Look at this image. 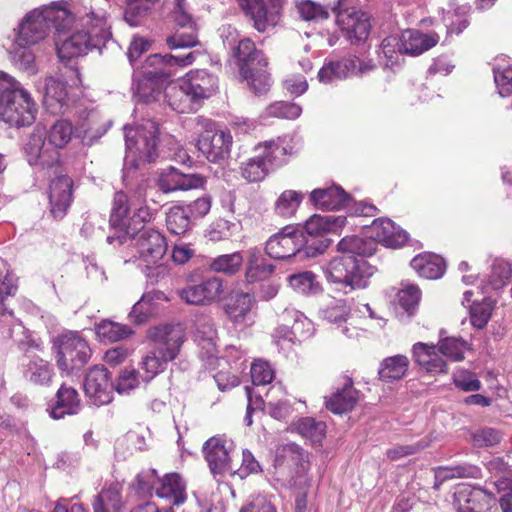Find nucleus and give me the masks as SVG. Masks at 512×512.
Segmentation results:
<instances>
[{"instance_id": "obj_37", "label": "nucleus", "mask_w": 512, "mask_h": 512, "mask_svg": "<svg viewBox=\"0 0 512 512\" xmlns=\"http://www.w3.org/2000/svg\"><path fill=\"white\" fill-rule=\"evenodd\" d=\"M216 329L210 320H205L197 324L195 341L200 348V357L207 360L209 365L214 363L217 355L216 348Z\"/></svg>"}, {"instance_id": "obj_28", "label": "nucleus", "mask_w": 512, "mask_h": 512, "mask_svg": "<svg viewBox=\"0 0 512 512\" xmlns=\"http://www.w3.org/2000/svg\"><path fill=\"white\" fill-rule=\"evenodd\" d=\"M184 80L196 102L211 97L218 89V78L207 70H192Z\"/></svg>"}, {"instance_id": "obj_47", "label": "nucleus", "mask_w": 512, "mask_h": 512, "mask_svg": "<svg viewBox=\"0 0 512 512\" xmlns=\"http://www.w3.org/2000/svg\"><path fill=\"white\" fill-rule=\"evenodd\" d=\"M167 298L165 294L161 291H149L143 294L141 299L134 304L131 312L129 313V318L131 321L140 324L145 322L149 317L153 316L152 308L148 306L149 301H166Z\"/></svg>"}, {"instance_id": "obj_32", "label": "nucleus", "mask_w": 512, "mask_h": 512, "mask_svg": "<svg viewBox=\"0 0 512 512\" xmlns=\"http://www.w3.org/2000/svg\"><path fill=\"white\" fill-rule=\"evenodd\" d=\"M346 224V217L343 215H312L301 229L309 239L323 236L327 233H337Z\"/></svg>"}, {"instance_id": "obj_64", "label": "nucleus", "mask_w": 512, "mask_h": 512, "mask_svg": "<svg viewBox=\"0 0 512 512\" xmlns=\"http://www.w3.org/2000/svg\"><path fill=\"white\" fill-rule=\"evenodd\" d=\"M301 18L306 21H320L328 18L327 7L319 5L311 0H301L296 4Z\"/></svg>"}, {"instance_id": "obj_40", "label": "nucleus", "mask_w": 512, "mask_h": 512, "mask_svg": "<svg viewBox=\"0 0 512 512\" xmlns=\"http://www.w3.org/2000/svg\"><path fill=\"white\" fill-rule=\"evenodd\" d=\"M235 54L241 75H248L249 67L267 65L263 53L257 50L254 42L248 38L239 41Z\"/></svg>"}, {"instance_id": "obj_44", "label": "nucleus", "mask_w": 512, "mask_h": 512, "mask_svg": "<svg viewBox=\"0 0 512 512\" xmlns=\"http://www.w3.org/2000/svg\"><path fill=\"white\" fill-rule=\"evenodd\" d=\"M289 286L297 293L303 295H316L322 291L318 277L312 271H301L288 276Z\"/></svg>"}, {"instance_id": "obj_19", "label": "nucleus", "mask_w": 512, "mask_h": 512, "mask_svg": "<svg viewBox=\"0 0 512 512\" xmlns=\"http://www.w3.org/2000/svg\"><path fill=\"white\" fill-rule=\"evenodd\" d=\"M337 23L352 44L365 41L370 32L369 16L355 8L338 11Z\"/></svg>"}, {"instance_id": "obj_24", "label": "nucleus", "mask_w": 512, "mask_h": 512, "mask_svg": "<svg viewBox=\"0 0 512 512\" xmlns=\"http://www.w3.org/2000/svg\"><path fill=\"white\" fill-rule=\"evenodd\" d=\"M438 343L427 344L417 342L412 346V357L415 363L425 372L430 374H446L448 372V365L439 354Z\"/></svg>"}, {"instance_id": "obj_63", "label": "nucleus", "mask_w": 512, "mask_h": 512, "mask_svg": "<svg viewBox=\"0 0 512 512\" xmlns=\"http://www.w3.org/2000/svg\"><path fill=\"white\" fill-rule=\"evenodd\" d=\"M157 480H159V477L156 470L146 469L136 476V480L131 487L141 496L151 495L153 490L156 492Z\"/></svg>"}, {"instance_id": "obj_8", "label": "nucleus", "mask_w": 512, "mask_h": 512, "mask_svg": "<svg viewBox=\"0 0 512 512\" xmlns=\"http://www.w3.org/2000/svg\"><path fill=\"white\" fill-rule=\"evenodd\" d=\"M327 246V241L316 243L308 239L303 230L286 226L268 239L265 250L274 259H287L296 255L312 258L323 253Z\"/></svg>"}, {"instance_id": "obj_36", "label": "nucleus", "mask_w": 512, "mask_h": 512, "mask_svg": "<svg viewBox=\"0 0 512 512\" xmlns=\"http://www.w3.org/2000/svg\"><path fill=\"white\" fill-rule=\"evenodd\" d=\"M81 409V401L78 392L66 385H62L56 394V403L51 408L50 416L53 419H61L65 415L77 414Z\"/></svg>"}, {"instance_id": "obj_3", "label": "nucleus", "mask_w": 512, "mask_h": 512, "mask_svg": "<svg viewBox=\"0 0 512 512\" xmlns=\"http://www.w3.org/2000/svg\"><path fill=\"white\" fill-rule=\"evenodd\" d=\"M73 22L74 15L67 2H52L26 13L13 29L12 38L24 44L37 46L49 36L51 27L55 29V34L60 35Z\"/></svg>"}, {"instance_id": "obj_13", "label": "nucleus", "mask_w": 512, "mask_h": 512, "mask_svg": "<svg viewBox=\"0 0 512 512\" xmlns=\"http://www.w3.org/2000/svg\"><path fill=\"white\" fill-rule=\"evenodd\" d=\"M205 127V131L198 138L199 151L210 162L216 163L227 159L233 144L230 131L217 129L211 121H207Z\"/></svg>"}, {"instance_id": "obj_27", "label": "nucleus", "mask_w": 512, "mask_h": 512, "mask_svg": "<svg viewBox=\"0 0 512 512\" xmlns=\"http://www.w3.org/2000/svg\"><path fill=\"white\" fill-rule=\"evenodd\" d=\"M274 466L294 469L296 473L305 472L309 463L305 451L295 443H287L276 448Z\"/></svg>"}, {"instance_id": "obj_14", "label": "nucleus", "mask_w": 512, "mask_h": 512, "mask_svg": "<svg viewBox=\"0 0 512 512\" xmlns=\"http://www.w3.org/2000/svg\"><path fill=\"white\" fill-rule=\"evenodd\" d=\"M239 6L259 32L278 24L281 17L280 0H237Z\"/></svg>"}, {"instance_id": "obj_41", "label": "nucleus", "mask_w": 512, "mask_h": 512, "mask_svg": "<svg viewBox=\"0 0 512 512\" xmlns=\"http://www.w3.org/2000/svg\"><path fill=\"white\" fill-rule=\"evenodd\" d=\"M410 361L405 355H394L386 357L379 366L378 375L380 380L390 383L402 379L408 372Z\"/></svg>"}, {"instance_id": "obj_31", "label": "nucleus", "mask_w": 512, "mask_h": 512, "mask_svg": "<svg viewBox=\"0 0 512 512\" xmlns=\"http://www.w3.org/2000/svg\"><path fill=\"white\" fill-rule=\"evenodd\" d=\"M164 97L168 105L177 113H190L196 110V100L187 88L184 78L178 82L169 83L165 87Z\"/></svg>"}, {"instance_id": "obj_39", "label": "nucleus", "mask_w": 512, "mask_h": 512, "mask_svg": "<svg viewBox=\"0 0 512 512\" xmlns=\"http://www.w3.org/2000/svg\"><path fill=\"white\" fill-rule=\"evenodd\" d=\"M248 259L245 270V279L248 283L264 281L273 272L274 266L265 261V258L258 248H250L247 251Z\"/></svg>"}, {"instance_id": "obj_43", "label": "nucleus", "mask_w": 512, "mask_h": 512, "mask_svg": "<svg viewBox=\"0 0 512 512\" xmlns=\"http://www.w3.org/2000/svg\"><path fill=\"white\" fill-rule=\"evenodd\" d=\"M304 200V194L297 190H284L274 203V213L282 218L293 217L301 203Z\"/></svg>"}, {"instance_id": "obj_18", "label": "nucleus", "mask_w": 512, "mask_h": 512, "mask_svg": "<svg viewBox=\"0 0 512 512\" xmlns=\"http://www.w3.org/2000/svg\"><path fill=\"white\" fill-rule=\"evenodd\" d=\"M233 447V441L223 436H214L205 442L203 452L214 476L233 471L230 457Z\"/></svg>"}, {"instance_id": "obj_52", "label": "nucleus", "mask_w": 512, "mask_h": 512, "mask_svg": "<svg viewBox=\"0 0 512 512\" xmlns=\"http://www.w3.org/2000/svg\"><path fill=\"white\" fill-rule=\"evenodd\" d=\"M479 476L480 469L470 464L439 467L435 472L436 482H443L453 478H477ZM435 486L437 487L438 483H435Z\"/></svg>"}, {"instance_id": "obj_7", "label": "nucleus", "mask_w": 512, "mask_h": 512, "mask_svg": "<svg viewBox=\"0 0 512 512\" xmlns=\"http://www.w3.org/2000/svg\"><path fill=\"white\" fill-rule=\"evenodd\" d=\"M126 155L124 178H128L141 164L154 162L158 157L159 128L153 120L136 126H124Z\"/></svg>"}, {"instance_id": "obj_2", "label": "nucleus", "mask_w": 512, "mask_h": 512, "mask_svg": "<svg viewBox=\"0 0 512 512\" xmlns=\"http://www.w3.org/2000/svg\"><path fill=\"white\" fill-rule=\"evenodd\" d=\"M74 23L65 32L55 36L56 52L61 61H69L86 55L92 49H100L111 36L104 10H90L85 15H79L77 25L71 31Z\"/></svg>"}, {"instance_id": "obj_50", "label": "nucleus", "mask_w": 512, "mask_h": 512, "mask_svg": "<svg viewBox=\"0 0 512 512\" xmlns=\"http://www.w3.org/2000/svg\"><path fill=\"white\" fill-rule=\"evenodd\" d=\"M191 224L189 211L182 205L171 207L166 214V226L175 235L186 233Z\"/></svg>"}, {"instance_id": "obj_62", "label": "nucleus", "mask_w": 512, "mask_h": 512, "mask_svg": "<svg viewBox=\"0 0 512 512\" xmlns=\"http://www.w3.org/2000/svg\"><path fill=\"white\" fill-rule=\"evenodd\" d=\"M166 42L170 49L194 47L199 44L197 28L177 29Z\"/></svg>"}, {"instance_id": "obj_21", "label": "nucleus", "mask_w": 512, "mask_h": 512, "mask_svg": "<svg viewBox=\"0 0 512 512\" xmlns=\"http://www.w3.org/2000/svg\"><path fill=\"white\" fill-rule=\"evenodd\" d=\"M73 180L67 175H58L49 186L50 212L56 219H62L73 200Z\"/></svg>"}, {"instance_id": "obj_59", "label": "nucleus", "mask_w": 512, "mask_h": 512, "mask_svg": "<svg viewBox=\"0 0 512 512\" xmlns=\"http://www.w3.org/2000/svg\"><path fill=\"white\" fill-rule=\"evenodd\" d=\"M512 276V264L503 259L494 260L491 266L488 285L498 290L504 287Z\"/></svg>"}, {"instance_id": "obj_48", "label": "nucleus", "mask_w": 512, "mask_h": 512, "mask_svg": "<svg viewBox=\"0 0 512 512\" xmlns=\"http://www.w3.org/2000/svg\"><path fill=\"white\" fill-rule=\"evenodd\" d=\"M97 337L103 342H117L128 338L133 332L123 324L102 320L95 327Z\"/></svg>"}, {"instance_id": "obj_29", "label": "nucleus", "mask_w": 512, "mask_h": 512, "mask_svg": "<svg viewBox=\"0 0 512 512\" xmlns=\"http://www.w3.org/2000/svg\"><path fill=\"white\" fill-rule=\"evenodd\" d=\"M155 494L174 506L183 504L187 499L186 485L177 473H169L159 478Z\"/></svg>"}, {"instance_id": "obj_23", "label": "nucleus", "mask_w": 512, "mask_h": 512, "mask_svg": "<svg viewBox=\"0 0 512 512\" xmlns=\"http://www.w3.org/2000/svg\"><path fill=\"white\" fill-rule=\"evenodd\" d=\"M47 130L44 126L37 124L25 145V153L30 165H50L57 159V152L50 151L46 144Z\"/></svg>"}, {"instance_id": "obj_34", "label": "nucleus", "mask_w": 512, "mask_h": 512, "mask_svg": "<svg viewBox=\"0 0 512 512\" xmlns=\"http://www.w3.org/2000/svg\"><path fill=\"white\" fill-rule=\"evenodd\" d=\"M405 54L417 56L431 49L439 42L437 33L424 34L418 30H406L399 38Z\"/></svg>"}, {"instance_id": "obj_12", "label": "nucleus", "mask_w": 512, "mask_h": 512, "mask_svg": "<svg viewBox=\"0 0 512 512\" xmlns=\"http://www.w3.org/2000/svg\"><path fill=\"white\" fill-rule=\"evenodd\" d=\"M75 75L73 84L53 76L45 79L43 103L47 111L51 114H64L75 104L81 90L76 86L79 82L78 73Z\"/></svg>"}, {"instance_id": "obj_57", "label": "nucleus", "mask_w": 512, "mask_h": 512, "mask_svg": "<svg viewBox=\"0 0 512 512\" xmlns=\"http://www.w3.org/2000/svg\"><path fill=\"white\" fill-rule=\"evenodd\" d=\"M478 489L462 485L454 493V507L456 512H477Z\"/></svg>"}, {"instance_id": "obj_35", "label": "nucleus", "mask_w": 512, "mask_h": 512, "mask_svg": "<svg viewBox=\"0 0 512 512\" xmlns=\"http://www.w3.org/2000/svg\"><path fill=\"white\" fill-rule=\"evenodd\" d=\"M34 47L12 38L8 50L9 59L12 64L20 71L26 72L29 75H34L38 71Z\"/></svg>"}, {"instance_id": "obj_1", "label": "nucleus", "mask_w": 512, "mask_h": 512, "mask_svg": "<svg viewBox=\"0 0 512 512\" xmlns=\"http://www.w3.org/2000/svg\"><path fill=\"white\" fill-rule=\"evenodd\" d=\"M337 247L341 255L333 258L323 269L327 281L349 291L367 287L374 268L364 257L374 254V243L362 237L347 236Z\"/></svg>"}, {"instance_id": "obj_4", "label": "nucleus", "mask_w": 512, "mask_h": 512, "mask_svg": "<svg viewBox=\"0 0 512 512\" xmlns=\"http://www.w3.org/2000/svg\"><path fill=\"white\" fill-rule=\"evenodd\" d=\"M196 52H189L184 56L172 54L150 55L144 63L142 72L136 70L133 75L132 91L137 102L152 103L158 101L162 95L165 82L169 72L160 66H181L191 65L196 58Z\"/></svg>"}, {"instance_id": "obj_17", "label": "nucleus", "mask_w": 512, "mask_h": 512, "mask_svg": "<svg viewBox=\"0 0 512 512\" xmlns=\"http://www.w3.org/2000/svg\"><path fill=\"white\" fill-rule=\"evenodd\" d=\"M113 391L108 370L104 366L92 367L84 380V392L90 403L95 406L109 404Z\"/></svg>"}, {"instance_id": "obj_22", "label": "nucleus", "mask_w": 512, "mask_h": 512, "mask_svg": "<svg viewBox=\"0 0 512 512\" xmlns=\"http://www.w3.org/2000/svg\"><path fill=\"white\" fill-rule=\"evenodd\" d=\"M369 241L382 243L386 247L397 248L408 240V234L388 218L376 219L368 228Z\"/></svg>"}, {"instance_id": "obj_16", "label": "nucleus", "mask_w": 512, "mask_h": 512, "mask_svg": "<svg viewBox=\"0 0 512 512\" xmlns=\"http://www.w3.org/2000/svg\"><path fill=\"white\" fill-rule=\"evenodd\" d=\"M128 243L136 247L139 257L147 264H156L167 251L165 236L153 228H141Z\"/></svg>"}, {"instance_id": "obj_6", "label": "nucleus", "mask_w": 512, "mask_h": 512, "mask_svg": "<svg viewBox=\"0 0 512 512\" xmlns=\"http://www.w3.org/2000/svg\"><path fill=\"white\" fill-rule=\"evenodd\" d=\"M149 336L155 347L140 362L143 371L141 380L146 383L164 371L168 362L178 356L184 342V329L180 324L162 325L152 328Z\"/></svg>"}, {"instance_id": "obj_9", "label": "nucleus", "mask_w": 512, "mask_h": 512, "mask_svg": "<svg viewBox=\"0 0 512 512\" xmlns=\"http://www.w3.org/2000/svg\"><path fill=\"white\" fill-rule=\"evenodd\" d=\"M254 151L255 155L240 167L242 177L248 182L262 181L270 170L285 163V157L289 153L286 138L260 143Z\"/></svg>"}, {"instance_id": "obj_38", "label": "nucleus", "mask_w": 512, "mask_h": 512, "mask_svg": "<svg viewBox=\"0 0 512 512\" xmlns=\"http://www.w3.org/2000/svg\"><path fill=\"white\" fill-rule=\"evenodd\" d=\"M410 264L420 277L431 280L441 278L446 269L444 259L430 253L415 256Z\"/></svg>"}, {"instance_id": "obj_49", "label": "nucleus", "mask_w": 512, "mask_h": 512, "mask_svg": "<svg viewBox=\"0 0 512 512\" xmlns=\"http://www.w3.org/2000/svg\"><path fill=\"white\" fill-rule=\"evenodd\" d=\"M73 126L64 119L56 120L47 130L48 144L55 149L64 148L72 139Z\"/></svg>"}, {"instance_id": "obj_30", "label": "nucleus", "mask_w": 512, "mask_h": 512, "mask_svg": "<svg viewBox=\"0 0 512 512\" xmlns=\"http://www.w3.org/2000/svg\"><path fill=\"white\" fill-rule=\"evenodd\" d=\"M314 206L322 210H340L349 203L350 196L340 186L317 188L310 193Z\"/></svg>"}, {"instance_id": "obj_15", "label": "nucleus", "mask_w": 512, "mask_h": 512, "mask_svg": "<svg viewBox=\"0 0 512 512\" xmlns=\"http://www.w3.org/2000/svg\"><path fill=\"white\" fill-rule=\"evenodd\" d=\"M223 293V280L217 276L205 278L199 283L188 284L177 291L182 301L195 306H208L218 302Z\"/></svg>"}, {"instance_id": "obj_5", "label": "nucleus", "mask_w": 512, "mask_h": 512, "mask_svg": "<svg viewBox=\"0 0 512 512\" xmlns=\"http://www.w3.org/2000/svg\"><path fill=\"white\" fill-rule=\"evenodd\" d=\"M37 113L31 93L14 77L0 72V121L11 128L28 127Z\"/></svg>"}, {"instance_id": "obj_25", "label": "nucleus", "mask_w": 512, "mask_h": 512, "mask_svg": "<svg viewBox=\"0 0 512 512\" xmlns=\"http://www.w3.org/2000/svg\"><path fill=\"white\" fill-rule=\"evenodd\" d=\"M206 180L199 174H184L174 167L164 170L158 179V186L164 193L202 188Z\"/></svg>"}, {"instance_id": "obj_60", "label": "nucleus", "mask_w": 512, "mask_h": 512, "mask_svg": "<svg viewBox=\"0 0 512 512\" xmlns=\"http://www.w3.org/2000/svg\"><path fill=\"white\" fill-rule=\"evenodd\" d=\"M267 65L249 67L248 75H241L249 84L250 88L256 93L266 92L270 87V77L266 72Z\"/></svg>"}, {"instance_id": "obj_26", "label": "nucleus", "mask_w": 512, "mask_h": 512, "mask_svg": "<svg viewBox=\"0 0 512 512\" xmlns=\"http://www.w3.org/2000/svg\"><path fill=\"white\" fill-rule=\"evenodd\" d=\"M358 400L359 392L354 388L352 378L345 376L341 386L325 397V406L334 414H343L353 410Z\"/></svg>"}, {"instance_id": "obj_10", "label": "nucleus", "mask_w": 512, "mask_h": 512, "mask_svg": "<svg viewBox=\"0 0 512 512\" xmlns=\"http://www.w3.org/2000/svg\"><path fill=\"white\" fill-rule=\"evenodd\" d=\"M51 342L57 367L61 371L81 369L91 357L88 342L78 332H63L53 337Z\"/></svg>"}, {"instance_id": "obj_11", "label": "nucleus", "mask_w": 512, "mask_h": 512, "mask_svg": "<svg viewBox=\"0 0 512 512\" xmlns=\"http://www.w3.org/2000/svg\"><path fill=\"white\" fill-rule=\"evenodd\" d=\"M145 202V195L139 189L129 197L125 192L118 191L114 195L110 214V226L115 231L107 237V242L114 247L128 244V240L136 232V226H132L129 213L140 203Z\"/></svg>"}, {"instance_id": "obj_54", "label": "nucleus", "mask_w": 512, "mask_h": 512, "mask_svg": "<svg viewBox=\"0 0 512 512\" xmlns=\"http://www.w3.org/2000/svg\"><path fill=\"white\" fill-rule=\"evenodd\" d=\"M296 430L303 437L309 439L312 444H319L325 436L326 424L316 421L314 418L305 417L296 423Z\"/></svg>"}, {"instance_id": "obj_45", "label": "nucleus", "mask_w": 512, "mask_h": 512, "mask_svg": "<svg viewBox=\"0 0 512 512\" xmlns=\"http://www.w3.org/2000/svg\"><path fill=\"white\" fill-rule=\"evenodd\" d=\"M254 298L249 293L238 294L232 305L227 308L230 319L236 324L250 325L253 322L251 309Z\"/></svg>"}, {"instance_id": "obj_58", "label": "nucleus", "mask_w": 512, "mask_h": 512, "mask_svg": "<svg viewBox=\"0 0 512 512\" xmlns=\"http://www.w3.org/2000/svg\"><path fill=\"white\" fill-rule=\"evenodd\" d=\"M468 349L466 341L457 337H445L438 341L440 354L452 361H462Z\"/></svg>"}, {"instance_id": "obj_53", "label": "nucleus", "mask_w": 512, "mask_h": 512, "mask_svg": "<svg viewBox=\"0 0 512 512\" xmlns=\"http://www.w3.org/2000/svg\"><path fill=\"white\" fill-rule=\"evenodd\" d=\"M402 54L405 53L401 49V42L398 37L388 36L382 40L379 57L384 66L394 68L399 63Z\"/></svg>"}, {"instance_id": "obj_33", "label": "nucleus", "mask_w": 512, "mask_h": 512, "mask_svg": "<svg viewBox=\"0 0 512 512\" xmlns=\"http://www.w3.org/2000/svg\"><path fill=\"white\" fill-rule=\"evenodd\" d=\"M54 376V370L49 361L38 355L28 356L27 363L23 364V377L36 386H49Z\"/></svg>"}, {"instance_id": "obj_56", "label": "nucleus", "mask_w": 512, "mask_h": 512, "mask_svg": "<svg viewBox=\"0 0 512 512\" xmlns=\"http://www.w3.org/2000/svg\"><path fill=\"white\" fill-rule=\"evenodd\" d=\"M17 284L11 274L0 275V322H10L14 316L6 307L8 297L15 295Z\"/></svg>"}, {"instance_id": "obj_61", "label": "nucleus", "mask_w": 512, "mask_h": 512, "mask_svg": "<svg viewBox=\"0 0 512 512\" xmlns=\"http://www.w3.org/2000/svg\"><path fill=\"white\" fill-rule=\"evenodd\" d=\"M140 374L135 368H125L117 378L113 389L120 395H129L140 384Z\"/></svg>"}, {"instance_id": "obj_20", "label": "nucleus", "mask_w": 512, "mask_h": 512, "mask_svg": "<svg viewBox=\"0 0 512 512\" xmlns=\"http://www.w3.org/2000/svg\"><path fill=\"white\" fill-rule=\"evenodd\" d=\"M370 69H372L371 65L361 62L357 57H347L326 63L319 70L318 79L321 83L330 84Z\"/></svg>"}, {"instance_id": "obj_46", "label": "nucleus", "mask_w": 512, "mask_h": 512, "mask_svg": "<svg viewBox=\"0 0 512 512\" xmlns=\"http://www.w3.org/2000/svg\"><path fill=\"white\" fill-rule=\"evenodd\" d=\"M243 261L244 258L240 252L223 254L212 258L208 263V268L214 273L231 276L239 272Z\"/></svg>"}, {"instance_id": "obj_51", "label": "nucleus", "mask_w": 512, "mask_h": 512, "mask_svg": "<svg viewBox=\"0 0 512 512\" xmlns=\"http://www.w3.org/2000/svg\"><path fill=\"white\" fill-rule=\"evenodd\" d=\"M283 319L286 322L293 321L292 330L296 336L297 341L309 338L314 333V326L303 313L294 309H286L283 313Z\"/></svg>"}, {"instance_id": "obj_55", "label": "nucleus", "mask_w": 512, "mask_h": 512, "mask_svg": "<svg viewBox=\"0 0 512 512\" xmlns=\"http://www.w3.org/2000/svg\"><path fill=\"white\" fill-rule=\"evenodd\" d=\"M494 302L489 297L481 301H474L469 307L470 321L473 327L477 329L484 328L491 318Z\"/></svg>"}, {"instance_id": "obj_42", "label": "nucleus", "mask_w": 512, "mask_h": 512, "mask_svg": "<svg viewBox=\"0 0 512 512\" xmlns=\"http://www.w3.org/2000/svg\"><path fill=\"white\" fill-rule=\"evenodd\" d=\"M121 490L118 483L102 489L92 504L93 512H120L124 505Z\"/></svg>"}]
</instances>
